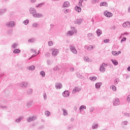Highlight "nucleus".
<instances>
[{
  "mask_svg": "<svg viewBox=\"0 0 130 130\" xmlns=\"http://www.w3.org/2000/svg\"><path fill=\"white\" fill-rule=\"evenodd\" d=\"M40 75L42 77H45V72H44V71H41L40 73Z\"/></svg>",
  "mask_w": 130,
  "mask_h": 130,
  "instance_id": "obj_42",
  "label": "nucleus"
},
{
  "mask_svg": "<svg viewBox=\"0 0 130 130\" xmlns=\"http://www.w3.org/2000/svg\"><path fill=\"white\" fill-rule=\"evenodd\" d=\"M127 101L129 102L130 101V95H128L127 98Z\"/></svg>",
  "mask_w": 130,
  "mask_h": 130,
  "instance_id": "obj_60",
  "label": "nucleus"
},
{
  "mask_svg": "<svg viewBox=\"0 0 130 130\" xmlns=\"http://www.w3.org/2000/svg\"><path fill=\"white\" fill-rule=\"evenodd\" d=\"M89 79L90 80H91V81H96L97 77H90Z\"/></svg>",
  "mask_w": 130,
  "mask_h": 130,
  "instance_id": "obj_38",
  "label": "nucleus"
},
{
  "mask_svg": "<svg viewBox=\"0 0 130 130\" xmlns=\"http://www.w3.org/2000/svg\"><path fill=\"white\" fill-rule=\"evenodd\" d=\"M34 120H36V116L29 117L27 119L28 122H31V121H34Z\"/></svg>",
  "mask_w": 130,
  "mask_h": 130,
  "instance_id": "obj_11",
  "label": "nucleus"
},
{
  "mask_svg": "<svg viewBox=\"0 0 130 130\" xmlns=\"http://www.w3.org/2000/svg\"><path fill=\"white\" fill-rule=\"evenodd\" d=\"M89 111L90 112H93L94 111V108H90Z\"/></svg>",
  "mask_w": 130,
  "mask_h": 130,
  "instance_id": "obj_58",
  "label": "nucleus"
},
{
  "mask_svg": "<svg viewBox=\"0 0 130 130\" xmlns=\"http://www.w3.org/2000/svg\"><path fill=\"white\" fill-rule=\"evenodd\" d=\"M93 34H92V33H89L87 35L88 37H91V36H92Z\"/></svg>",
  "mask_w": 130,
  "mask_h": 130,
  "instance_id": "obj_57",
  "label": "nucleus"
},
{
  "mask_svg": "<svg viewBox=\"0 0 130 130\" xmlns=\"http://www.w3.org/2000/svg\"><path fill=\"white\" fill-rule=\"evenodd\" d=\"M38 54H39V53H38L36 55L33 54L29 58V59H31V58H33V57H35L36 55H38Z\"/></svg>",
  "mask_w": 130,
  "mask_h": 130,
  "instance_id": "obj_49",
  "label": "nucleus"
},
{
  "mask_svg": "<svg viewBox=\"0 0 130 130\" xmlns=\"http://www.w3.org/2000/svg\"><path fill=\"white\" fill-rule=\"evenodd\" d=\"M44 5V3H41L37 6V8H41V7H42V6H43Z\"/></svg>",
  "mask_w": 130,
  "mask_h": 130,
  "instance_id": "obj_48",
  "label": "nucleus"
},
{
  "mask_svg": "<svg viewBox=\"0 0 130 130\" xmlns=\"http://www.w3.org/2000/svg\"><path fill=\"white\" fill-rule=\"evenodd\" d=\"M23 117H22V116L20 117L19 118H18L15 120V122H17V123L20 122L21 120H22V119H23Z\"/></svg>",
  "mask_w": 130,
  "mask_h": 130,
  "instance_id": "obj_29",
  "label": "nucleus"
},
{
  "mask_svg": "<svg viewBox=\"0 0 130 130\" xmlns=\"http://www.w3.org/2000/svg\"><path fill=\"white\" fill-rule=\"evenodd\" d=\"M105 66H107V64H105V63H103L101 67H105Z\"/></svg>",
  "mask_w": 130,
  "mask_h": 130,
  "instance_id": "obj_61",
  "label": "nucleus"
},
{
  "mask_svg": "<svg viewBox=\"0 0 130 130\" xmlns=\"http://www.w3.org/2000/svg\"><path fill=\"white\" fill-rule=\"evenodd\" d=\"M17 46H18V44L15 43L13 45H12V47L15 49L16 48V47H17Z\"/></svg>",
  "mask_w": 130,
  "mask_h": 130,
  "instance_id": "obj_47",
  "label": "nucleus"
},
{
  "mask_svg": "<svg viewBox=\"0 0 130 130\" xmlns=\"http://www.w3.org/2000/svg\"><path fill=\"white\" fill-rule=\"evenodd\" d=\"M92 128V129H96V128H98V124L93 123Z\"/></svg>",
  "mask_w": 130,
  "mask_h": 130,
  "instance_id": "obj_22",
  "label": "nucleus"
},
{
  "mask_svg": "<svg viewBox=\"0 0 130 130\" xmlns=\"http://www.w3.org/2000/svg\"><path fill=\"white\" fill-rule=\"evenodd\" d=\"M70 50L73 52V53H74V54H77L78 52L77 51V49H76V47L73 45H71L70 46Z\"/></svg>",
  "mask_w": 130,
  "mask_h": 130,
  "instance_id": "obj_2",
  "label": "nucleus"
},
{
  "mask_svg": "<svg viewBox=\"0 0 130 130\" xmlns=\"http://www.w3.org/2000/svg\"><path fill=\"white\" fill-rule=\"evenodd\" d=\"M82 89L81 88H78L77 87H75L72 91L73 94H76V92H80Z\"/></svg>",
  "mask_w": 130,
  "mask_h": 130,
  "instance_id": "obj_10",
  "label": "nucleus"
},
{
  "mask_svg": "<svg viewBox=\"0 0 130 130\" xmlns=\"http://www.w3.org/2000/svg\"><path fill=\"white\" fill-rule=\"evenodd\" d=\"M77 77L79 78V79H82L83 78V76H82V75L79 73H76Z\"/></svg>",
  "mask_w": 130,
  "mask_h": 130,
  "instance_id": "obj_32",
  "label": "nucleus"
},
{
  "mask_svg": "<svg viewBox=\"0 0 130 130\" xmlns=\"http://www.w3.org/2000/svg\"><path fill=\"white\" fill-rule=\"evenodd\" d=\"M34 41H35V39H31L28 40V42L29 43H34Z\"/></svg>",
  "mask_w": 130,
  "mask_h": 130,
  "instance_id": "obj_37",
  "label": "nucleus"
},
{
  "mask_svg": "<svg viewBox=\"0 0 130 130\" xmlns=\"http://www.w3.org/2000/svg\"><path fill=\"white\" fill-rule=\"evenodd\" d=\"M111 88H112L113 91H116V87L114 85H113L111 86Z\"/></svg>",
  "mask_w": 130,
  "mask_h": 130,
  "instance_id": "obj_44",
  "label": "nucleus"
},
{
  "mask_svg": "<svg viewBox=\"0 0 130 130\" xmlns=\"http://www.w3.org/2000/svg\"><path fill=\"white\" fill-rule=\"evenodd\" d=\"M128 13H130V7L128 8Z\"/></svg>",
  "mask_w": 130,
  "mask_h": 130,
  "instance_id": "obj_64",
  "label": "nucleus"
},
{
  "mask_svg": "<svg viewBox=\"0 0 130 130\" xmlns=\"http://www.w3.org/2000/svg\"><path fill=\"white\" fill-rule=\"evenodd\" d=\"M58 67H54V69H53V71H54V72H56V71H58Z\"/></svg>",
  "mask_w": 130,
  "mask_h": 130,
  "instance_id": "obj_50",
  "label": "nucleus"
},
{
  "mask_svg": "<svg viewBox=\"0 0 130 130\" xmlns=\"http://www.w3.org/2000/svg\"><path fill=\"white\" fill-rule=\"evenodd\" d=\"M111 61H112V62H113V64H114V66H117V64H118V62H117V61H116V60L111 59Z\"/></svg>",
  "mask_w": 130,
  "mask_h": 130,
  "instance_id": "obj_26",
  "label": "nucleus"
},
{
  "mask_svg": "<svg viewBox=\"0 0 130 130\" xmlns=\"http://www.w3.org/2000/svg\"><path fill=\"white\" fill-rule=\"evenodd\" d=\"M119 82V79L116 78L114 81V84L115 85H117Z\"/></svg>",
  "mask_w": 130,
  "mask_h": 130,
  "instance_id": "obj_35",
  "label": "nucleus"
},
{
  "mask_svg": "<svg viewBox=\"0 0 130 130\" xmlns=\"http://www.w3.org/2000/svg\"><path fill=\"white\" fill-rule=\"evenodd\" d=\"M78 5L79 6V7H81V6H82V3H81V2H79Z\"/></svg>",
  "mask_w": 130,
  "mask_h": 130,
  "instance_id": "obj_63",
  "label": "nucleus"
},
{
  "mask_svg": "<svg viewBox=\"0 0 130 130\" xmlns=\"http://www.w3.org/2000/svg\"><path fill=\"white\" fill-rule=\"evenodd\" d=\"M62 96H63V97H69L70 96V92L68 90L64 91L62 93Z\"/></svg>",
  "mask_w": 130,
  "mask_h": 130,
  "instance_id": "obj_14",
  "label": "nucleus"
},
{
  "mask_svg": "<svg viewBox=\"0 0 130 130\" xmlns=\"http://www.w3.org/2000/svg\"><path fill=\"white\" fill-rule=\"evenodd\" d=\"M84 59L85 61H88V62H92V60H89V57H88L87 56L84 57Z\"/></svg>",
  "mask_w": 130,
  "mask_h": 130,
  "instance_id": "obj_27",
  "label": "nucleus"
},
{
  "mask_svg": "<svg viewBox=\"0 0 130 130\" xmlns=\"http://www.w3.org/2000/svg\"><path fill=\"white\" fill-rule=\"evenodd\" d=\"M29 71H34L35 70V66H31L30 67H29L27 68Z\"/></svg>",
  "mask_w": 130,
  "mask_h": 130,
  "instance_id": "obj_28",
  "label": "nucleus"
},
{
  "mask_svg": "<svg viewBox=\"0 0 130 130\" xmlns=\"http://www.w3.org/2000/svg\"><path fill=\"white\" fill-rule=\"evenodd\" d=\"M127 70L128 72H130V67L129 66L127 68Z\"/></svg>",
  "mask_w": 130,
  "mask_h": 130,
  "instance_id": "obj_62",
  "label": "nucleus"
},
{
  "mask_svg": "<svg viewBox=\"0 0 130 130\" xmlns=\"http://www.w3.org/2000/svg\"><path fill=\"white\" fill-rule=\"evenodd\" d=\"M45 114L47 116H49V115H50V112H49L48 111H47L45 112Z\"/></svg>",
  "mask_w": 130,
  "mask_h": 130,
  "instance_id": "obj_40",
  "label": "nucleus"
},
{
  "mask_svg": "<svg viewBox=\"0 0 130 130\" xmlns=\"http://www.w3.org/2000/svg\"><path fill=\"white\" fill-rule=\"evenodd\" d=\"M109 42V39H106V40H104V43H107Z\"/></svg>",
  "mask_w": 130,
  "mask_h": 130,
  "instance_id": "obj_53",
  "label": "nucleus"
},
{
  "mask_svg": "<svg viewBox=\"0 0 130 130\" xmlns=\"http://www.w3.org/2000/svg\"><path fill=\"white\" fill-rule=\"evenodd\" d=\"M43 98L44 100H46V99H47V95L46 94V93H43Z\"/></svg>",
  "mask_w": 130,
  "mask_h": 130,
  "instance_id": "obj_41",
  "label": "nucleus"
},
{
  "mask_svg": "<svg viewBox=\"0 0 130 130\" xmlns=\"http://www.w3.org/2000/svg\"><path fill=\"white\" fill-rule=\"evenodd\" d=\"M23 24H24V25H28V24H29V20H24L23 21Z\"/></svg>",
  "mask_w": 130,
  "mask_h": 130,
  "instance_id": "obj_39",
  "label": "nucleus"
},
{
  "mask_svg": "<svg viewBox=\"0 0 130 130\" xmlns=\"http://www.w3.org/2000/svg\"><path fill=\"white\" fill-rule=\"evenodd\" d=\"M32 92H33V90L32 89H29L28 90H27L26 94L27 95H31Z\"/></svg>",
  "mask_w": 130,
  "mask_h": 130,
  "instance_id": "obj_24",
  "label": "nucleus"
},
{
  "mask_svg": "<svg viewBox=\"0 0 130 130\" xmlns=\"http://www.w3.org/2000/svg\"><path fill=\"white\" fill-rule=\"evenodd\" d=\"M32 26H33V27H37V23H34V24H32Z\"/></svg>",
  "mask_w": 130,
  "mask_h": 130,
  "instance_id": "obj_59",
  "label": "nucleus"
},
{
  "mask_svg": "<svg viewBox=\"0 0 130 130\" xmlns=\"http://www.w3.org/2000/svg\"><path fill=\"white\" fill-rule=\"evenodd\" d=\"M104 15L105 17H107V18H111V17H112L113 16L112 13L108 12L107 11L104 12Z\"/></svg>",
  "mask_w": 130,
  "mask_h": 130,
  "instance_id": "obj_4",
  "label": "nucleus"
},
{
  "mask_svg": "<svg viewBox=\"0 0 130 130\" xmlns=\"http://www.w3.org/2000/svg\"><path fill=\"white\" fill-rule=\"evenodd\" d=\"M83 109H86V106H84V105L81 106L79 108L80 111H81V110Z\"/></svg>",
  "mask_w": 130,
  "mask_h": 130,
  "instance_id": "obj_36",
  "label": "nucleus"
},
{
  "mask_svg": "<svg viewBox=\"0 0 130 130\" xmlns=\"http://www.w3.org/2000/svg\"><path fill=\"white\" fill-rule=\"evenodd\" d=\"M31 51H32V52H33V53H36V50H34V49H30Z\"/></svg>",
  "mask_w": 130,
  "mask_h": 130,
  "instance_id": "obj_54",
  "label": "nucleus"
},
{
  "mask_svg": "<svg viewBox=\"0 0 130 130\" xmlns=\"http://www.w3.org/2000/svg\"><path fill=\"white\" fill-rule=\"evenodd\" d=\"M71 29L72 30H69L68 31L67 35H69V36H73V35H74V33H75V31H77L76 28H75L74 27H72Z\"/></svg>",
  "mask_w": 130,
  "mask_h": 130,
  "instance_id": "obj_1",
  "label": "nucleus"
},
{
  "mask_svg": "<svg viewBox=\"0 0 130 130\" xmlns=\"http://www.w3.org/2000/svg\"><path fill=\"white\" fill-rule=\"evenodd\" d=\"M112 54L113 55H119V53H117V52L115 51H112Z\"/></svg>",
  "mask_w": 130,
  "mask_h": 130,
  "instance_id": "obj_33",
  "label": "nucleus"
},
{
  "mask_svg": "<svg viewBox=\"0 0 130 130\" xmlns=\"http://www.w3.org/2000/svg\"><path fill=\"white\" fill-rule=\"evenodd\" d=\"M83 23V19L81 18H78L76 21H74L75 24H77L78 25H81Z\"/></svg>",
  "mask_w": 130,
  "mask_h": 130,
  "instance_id": "obj_8",
  "label": "nucleus"
},
{
  "mask_svg": "<svg viewBox=\"0 0 130 130\" xmlns=\"http://www.w3.org/2000/svg\"><path fill=\"white\" fill-rule=\"evenodd\" d=\"M58 52H59L58 50L55 49L52 51V55H53V56H56V55H57V54H58Z\"/></svg>",
  "mask_w": 130,
  "mask_h": 130,
  "instance_id": "obj_13",
  "label": "nucleus"
},
{
  "mask_svg": "<svg viewBox=\"0 0 130 130\" xmlns=\"http://www.w3.org/2000/svg\"><path fill=\"white\" fill-rule=\"evenodd\" d=\"M29 12L31 15H32V16L34 17L35 15H36L37 11H36V9H35V8H30L29 9Z\"/></svg>",
  "mask_w": 130,
  "mask_h": 130,
  "instance_id": "obj_3",
  "label": "nucleus"
},
{
  "mask_svg": "<svg viewBox=\"0 0 130 130\" xmlns=\"http://www.w3.org/2000/svg\"><path fill=\"white\" fill-rule=\"evenodd\" d=\"M33 105V101H28L26 103V107L27 108H29V107H31Z\"/></svg>",
  "mask_w": 130,
  "mask_h": 130,
  "instance_id": "obj_15",
  "label": "nucleus"
},
{
  "mask_svg": "<svg viewBox=\"0 0 130 130\" xmlns=\"http://www.w3.org/2000/svg\"><path fill=\"white\" fill-rule=\"evenodd\" d=\"M47 63L48 66H50V64H51V61L50 60H47Z\"/></svg>",
  "mask_w": 130,
  "mask_h": 130,
  "instance_id": "obj_51",
  "label": "nucleus"
},
{
  "mask_svg": "<svg viewBox=\"0 0 130 130\" xmlns=\"http://www.w3.org/2000/svg\"><path fill=\"white\" fill-rule=\"evenodd\" d=\"M102 86V83L98 82L95 84V88L96 89H100V87Z\"/></svg>",
  "mask_w": 130,
  "mask_h": 130,
  "instance_id": "obj_18",
  "label": "nucleus"
},
{
  "mask_svg": "<svg viewBox=\"0 0 130 130\" xmlns=\"http://www.w3.org/2000/svg\"><path fill=\"white\" fill-rule=\"evenodd\" d=\"M74 71H75V69L74 68H71L70 69V72H74Z\"/></svg>",
  "mask_w": 130,
  "mask_h": 130,
  "instance_id": "obj_56",
  "label": "nucleus"
},
{
  "mask_svg": "<svg viewBox=\"0 0 130 130\" xmlns=\"http://www.w3.org/2000/svg\"><path fill=\"white\" fill-rule=\"evenodd\" d=\"M63 7L64 8H69V7H70V2H64V3L63 4Z\"/></svg>",
  "mask_w": 130,
  "mask_h": 130,
  "instance_id": "obj_19",
  "label": "nucleus"
},
{
  "mask_svg": "<svg viewBox=\"0 0 130 130\" xmlns=\"http://www.w3.org/2000/svg\"><path fill=\"white\" fill-rule=\"evenodd\" d=\"M126 40V38H123L121 40V42L122 43L123 41H125Z\"/></svg>",
  "mask_w": 130,
  "mask_h": 130,
  "instance_id": "obj_52",
  "label": "nucleus"
},
{
  "mask_svg": "<svg viewBox=\"0 0 130 130\" xmlns=\"http://www.w3.org/2000/svg\"><path fill=\"white\" fill-rule=\"evenodd\" d=\"M107 2H102L100 4L101 6L107 7Z\"/></svg>",
  "mask_w": 130,
  "mask_h": 130,
  "instance_id": "obj_31",
  "label": "nucleus"
},
{
  "mask_svg": "<svg viewBox=\"0 0 130 130\" xmlns=\"http://www.w3.org/2000/svg\"><path fill=\"white\" fill-rule=\"evenodd\" d=\"M34 18H43V15L37 13Z\"/></svg>",
  "mask_w": 130,
  "mask_h": 130,
  "instance_id": "obj_17",
  "label": "nucleus"
},
{
  "mask_svg": "<svg viewBox=\"0 0 130 130\" xmlns=\"http://www.w3.org/2000/svg\"><path fill=\"white\" fill-rule=\"evenodd\" d=\"M7 27H14L15 26V22L14 21H10L6 23Z\"/></svg>",
  "mask_w": 130,
  "mask_h": 130,
  "instance_id": "obj_6",
  "label": "nucleus"
},
{
  "mask_svg": "<svg viewBox=\"0 0 130 130\" xmlns=\"http://www.w3.org/2000/svg\"><path fill=\"white\" fill-rule=\"evenodd\" d=\"M124 115H125V116L129 117V114H128V113H124Z\"/></svg>",
  "mask_w": 130,
  "mask_h": 130,
  "instance_id": "obj_55",
  "label": "nucleus"
},
{
  "mask_svg": "<svg viewBox=\"0 0 130 130\" xmlns=\"http://www.w3.org/2000/svg\"><path fill=\"white\" fill-rule=\"evenodd\" d=\"M48 45H49V46H52V45H53V42H52V41H49V42H48Z\"/></svg>",
  "mask_w": 130,
  "mask_h": 130,
  "instance_id": "obj_45",
  "label": "nucleus"
},
{
  "mask_svg": "<svg viewBox=\"0 0 130 130\" xmlns=\"http://www.w3.org/2000/svg\"><path fill=\"white\" fill-rule=\"evenodd\" d=\"M62 111L64 116H67V115H68V111H67V110L64 109H62Z\"/></svg>",
  "mask_w": 130,
  "mask_h": 130,
  "instance_id": "obj_30",
  "label": "nucleus"
},
{
  "mask_svg": "<svg viewBox=\"0 0 130 130\" xmlns=\"http://www.w3.org/2000/svg\"><path fill=\"white\" fill-rule=\"evenodd\" d=\"M28 83L27 82H21L20 84V86L22 88H27L28 87Z\"/></svg>",
  "mask_w": 130,
  "mask_h": 130,
  "instance_id": "obj_5",
  "label": "nucleus"
},
{
  "mask_svg": "<svg viewBox=\"0 0 130 130\" xmlns=\"http://www.w3.org/2000/svg\"><path fill=\"white\" fill-rule=\"evenodd\" d=\"M105 68L103 66H101L100 68V72H102V73H104L105 72Z\"/></svg>",
  "mask_w": 130,
  "mask_h": 130,
  "instance_id": "obj_25",
  "label": "nucleus"
},
{
  "mask_svg": "<svg viewBox=\"0 0 130 130\" xmlns=\"http://www.w3.org/2000/svg\"><path fill=\"white\" fill-rule=\"evenodd\" d=\"M75 10H76V11L78 12V13H80L82 11L81 8L78 6H76L75 8Z\"/></svg>",
  "mask_w": 130,
  "mask_h": 130,
  "instance_id": "obj_20",
  "label": "nucleus"
},
{
  "mask_svg": "<svg viewBox=\"0 0 130 130\" xmlns=\"http://www.w3.org/2000/svg\"><path fill=\"white\" fill-rule=\"evenodd\" d=\"M21 52V50L19 49H16L13 51V53L15 54H17V53H20Z\"/></svg>",
  "mask_w": 130,
  "mask_h": 130,
  "instance_id": "obj_23",
  "label": "nucleus"
},
{
  "mask_svg": "<svg viewBox=\"0 0 130 130\" xmlns=\"http://www.w3.org/2000/svg\"><path fill=\"white\" fill-rule=\"evenodd\" d=\"M122 26L124 28H126V27H127L128 28H129L130 27V22L129 21L124 22L122 24Z\"/></svg>",
  "mask_w": 130,
  "mask_h": 130,
  "instance_id": "obj_12",
  "label": "nucleus"
},
{
  "mask_svg": "<svg viewBox=\"0 0 130 130\" xmlns=\"http://www.w3.org/2000/svg\"><path fill=\"white\" fill-rule=\"evenodd\" d=\"M96 34H97L98 37H99V36H100V35H101V34H102V30H100V29H98L96 30Z\"/></svg>",
  "mask_w": 130,
  "mask_h": 130,
  "instance_id": "obj_21",
  "label": "nucleus"
},
{
  "mask_svg": "<svg viewBox=\"0 0 130 130\" xmlns=\"http://www.w3.org/2000/svg\"><path fill=\"white\" fill-rule=\"evenodd\" d=\"M113 104L114 106H117V105H119V99H116L113 100Z\"/></svg>",
  "mask_w": 130,
  "mask_h": 130,
  "instance_id": "obj_7",
  "label": "nucleus"
},
{
  "mask_svg": "<svg viewBox=\"0 0 130 130\" xmlns=\"http://www.w3.org/2000/svg\"><path fill=\"white\" fill-rule=\"evenodd\" d=\"M62 11L63 12L64 14H68V13H69V9H63L62 10Z\"/></svg>",
  "mask_w": 130,
  "mask_h": 130,
  "instance_id": "obj_43",
  "label": "nucleus"
},
{
  "mask_svg": "<svg viewBox=\"0 0 130 130\" xmlns=\"http://www.w3.org/2000/svg\"><path fill=\"white\" fill-rule=\"evenodd\" d=\"M55 87L56 89H61V88H62V84L60 83H56L55 84Z\"/></svg>",
  "mask_w": 130,
  "mask_h": 130,
  "instance_id": "obj_9",
  "label": "nucleus"
},
{
  "mask_svg": "<svg viewBox=\"0 0 130 130\" xmlns=\"http://www.w3.org/2000/svg\"><path fill=\"white\" fill-rule=\"evenodd\" d=\"M128 123V122L127 121H124L121 123V125H123V126L127 125Z\"/></svg>",
  "mask_w": 130,
  "mask_h": 130,
  "instance_id": "obj_34",
  "label": "nucleus"
},
{
  "mask_svg": "<svg viewBox=\"0 0 130 130\" xmlns=\"http://www.w3.org/2000/svg\"><path fill=\"white\" fill-rule=\"evenodd\" d=\"M6 12H7V9L5 8H2L0 9V16H3Z\"/></svg>",
  "mask_w": 130,
  "mask_h": 130,
  "instance_id": "obj_16",
  "label": "nucleus"
},
{
  "mask_svg": "<svg viewBox=\"0 0 130 130\" xmlns=\"http://www.w3.org/2000/svg\"><path fill=\"white\" fill-rule=\"evenodd\" d=\"M93 49V46H89L87 47V50H92Z\"/></svg>",
  "mask_w": 130,
  "mask_h": 130,
  "instance_id": "obj_46",
  "label": "nucleus"
}]
</instances>
